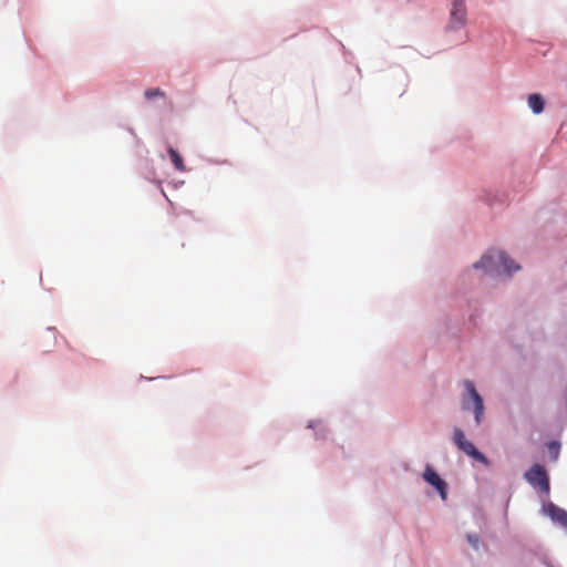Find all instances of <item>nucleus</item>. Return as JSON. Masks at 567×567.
<instances>
[{
    "label": "nucleus",
    "instance_id": "nucleus-5",
    "mask_svg": "<svg viewBox=\"0 0 567 567\" xmlns=\"http://www.w3.org/2000/svg\"><path fill=\"white\" fill-rule=\"evenodd\" d=\"M467 20L466 6L464 0H453L451 9V27L460 29L465 25Z\"/></svg>",
    "mask_w": 567,
    "mask_h": 567
},
{
    "label": "nucleus",
    "instance_id": "nucleus-3",
    "mask_svg": "<svg viewBox=\"0 0 567 567\" xmlns=\"http://www.w3.org/2000/svg\"><path fill=\"white\" fill-rule=\"evenodd\" d=\"M453 441L455 445L466 455L485 465H488V461L485 455L481 453L472 442L466 440L465 434L461 429H454Z\"/></svg>",
    "mask_w": 567,
    "mask_h": 567
},
{
    "label": "nucleus",
    "instance_id": "nucleus-12",
    "mask_svg": "<svg viewBox=\"0 0 567 567\" xmlns=\"http://www.w3.org/2000/svg\"><path fill=\"white\" fill-rule=\"evenodd\" d=\"M467 539L473 546H477L480 540L477 535H468Z\"/></svg>",
    "mask_w": 567,
    "mask_h": 567
},
{
    "label": "nucleus",
    "instance_id": "nucleus-1",
    "mask_svg": "<svg viewBox=\"0 0 567 567\" xmlns=\"http://www.w3.org/2000/svg\"><path fill=\"white\" fill-rule=\"evenodd\" d=\"M475 269H483L491 276H501L503 274L512 276L513 271L520 269L504 251L489 249L484 254L480 261L474 264Z\"/></svg>",
    "mask_w": 567,
    "mask_h": 567
},
{
    "label": "nucleus",
    "instance_id": "nucleus-2",
    "mask_svg": "<svg viewBox=\"0 0 567 567\" xmlns=\"http://www.w3.org/2000/svg\"><path fill=\"white\" fill-rule=\"evenodd\" d=\"M464 388H465L466 394L463 396L462 406L464 410L473 409L474 413H475V421L477 424H480L481 419L484 413L483 399L476 391L472 381L466 380L464 382Z\"/></svg>",
    "mask_w": 567,
    "mask_h": 567
},
{
    "label": "nucleus",
    "instance_id": "nucleus-10",
    "mask_svg": "<svg viewBox=\"0 0 567 567\" xmlns=\"http://www.w3.org/2000/svg\"><path fill=\"white\" fill-rule=\"evenodd\" d=\"M144 96L145 99L147 100H152L154 97H164L165 96V92L162 91L161 89L156 87V89H147L145 92H144Z\"/></svg>",
    "mask_w": 567,
    "mask_h": 567
},
{
    "label": "nucleus",
    "instance_id": "nucleus-9",
    "mask_svg": "<svg viewBox=\"0 0 567 567\" xmlns=\"http://www.w3.org/2000/svg\"><path fill=\"white\" fill-rule=\"evenodd\" d=\"M167 152H168L169 158H171L172 163L174 164L175 168L178 172H185L186 167H185L184 161H183L182 156L178 154V152L176 150H174L173 147H169Z\"/></svg>",
    "mask_w": 567,
    "mask_h": 567
},
{
    "label": "nucleus",
    "instance_id": "nucleus-7",
    "mask_svg": "<svg viewBox=\"0 0 567 567\" xmlns=\"http://www.w3.org/2000/svg\"><path fill=\"white\" fill-rule=\"evenodd\" d=\"M549 515L555 522L567 527V512L565 509L555 505H550Z\"/></svg>",
    "mask_w": 567,
    "mask_h": 567
},
{
    "label": "nucleus",
    "instance_id": "nucleus-6",
    "mask_svg": "<svg viewBox=\"0 0 567 567\" xmlns=\"http://www.w3.org/2000/svg\"><path fill=\"white\" fill-rule=\"evenodd\" d=\"M423 478L434 486L443 499L446 498V483L439 476V474L430 466H426Z\"/></svg>",
    "mask_w": 567,
    "mask_h": 567
},
{
    "label": "nucleus",
    "instance_id": "nucleus-8",
    "mask_svg": "<svg viewBox=\"0 0 567 567\" xmlns=\"http://www.w3.org/2000/svg\"><path fill=\"white\" fill-rule=\"evenodd\" d=\"M528 105L535 114H539L544 110V100L539 94H530L528 96Z\"/></svg>",
    "mask_w": 567,
    "mask_h": 567
},
{
    "label": "nucleus",
    "instance_id": "nucleus-4",
    "mask_svg": "<svg viewBox=\"0 0 567 567\" xmlns=\"http://www.w3.org/2000/svg\"><path fill=\"white\" fill-rule=\"evenodd\" d=\"M526 481L534 487H538L540 492H549V478L543 465L534 464L526 473Z\"/></svg>",
    "mask_w": 567,
    "mask_h": 567
},
{
    "label": "nucleus",
    "instance_id": "nucleus-11",
    "mask_svg": "<svg viewBox=\"0 0 567 567\" xmlns=\"http://www.w3.org/2000/svg\"><path fill=\"white\" fill-rule=\"evenodd\" d=\"M548 449H549L550 453L553 454V457L556 460L558 456V452H559V444L557 442H550L548 444Z\"/></svg>",
    "mask_w": 567,
    "mask_h": 567
}]
</instances>
